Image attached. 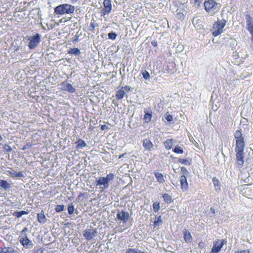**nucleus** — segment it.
<instances>
[{"label":"nucleus","mask_w":253,"mask_h":253,"mask_svg":"<svg viewBox=\"0 0 253 253\" xmlns=\"http://www.w3.org/2000/svg\"><path fill=\"white\" fill-rule=\"evenodd\" d=\"M54 13L59 15H71L75 11V6L68 3L60 4L54 8Z\"/></svg>","instance_id":"obj_1"},{"label":"nucleus","mask_w":253,"mask_h":253,"mask_svg":"<svg viewBox=\"0 0 253 253\" xmlns=\"http://www.w3.org/2000/svg\"><path fill=\"white\" fill-rule=\"evenodd\" d=\"M204 7L207 12L212 15L220 9L221 5L213 0H205Z\"/></svg>","instance_id":"obj_2"},{"label":"nucleus","mask_w":253,"mask_h":253,"mask_svg":"<svg viewBox=\"0 0 253 253\" xmlns=\"http://www.w3.org/2000/svg\"><path fill=\"white\" fill-rule=\"evenodd\" d=\"M41 36L37 33L32 36H27L25 39L28 42L27 46L30 49H33L35 48L40 43Z\"/></svg>","instance_id":"obj_3"},{"label":"nucleus","mask_w":253,"mask_h":253,"mask_svg":"<svg viewBox=\"0 0 253 253\" xmlns=\"http://www.w3.org/2000/svg\"><path fill=\"white\" fill-rule=\"evenodd\" d=\"M226 21L225 19L218 20L213 25L212 34L213 36L216 37L219 35L223 32V28L225 26Z\"/></svg>","instance_id":"obj_4"},{"label":"nucleus","mask_w":253,"mask_h":253,"mask_svg":"<svg viewBox=\"0 0 253 253\" xmlns=\"http://www.w3.org/2000/svg\"><path fill=\"white\" fill-rule=\"evenodd\" d=\"M245 145L236 146L235 151L236 152V158L238 165L242 166L244 163V150Z\"/></svg>","instance_id":"obj_5"},{"label":"nucleus","mask_w":253,"mask_h":253,"mask_svg":"<svg viewBox=\"0 0 253 253\" xmlns=\"http://www.w3.org/2000/svg\"><path fill=\"white\" fill-rule=\"evenodd\" d=\"M19 241L25 249H31L33 247L32 241L28 238L26 234L21 235L19 237Z\"/></svg>","instance_id":"obj_6"},{"label":"nucleus","mask_w":253,"mask_h":253,"mask_svg":"<svg viewBox=\"0 0 253 253\" xmlns=\"http://www.w3.org/2000/svg\"><path fill=\"white\" fill-rule=\"evenodd\" d=\"M129 217V214L127 211H126L123 210H117L116 220H120L123 223H126L128 221Z\"/></svg>","instance_id":"obj_7"},{"label":"nucleus","mask_w":253,"mask_h":253,"mask_svg":"<svg viewBox=\"0 0 253 253\" xmlns=\"http://www.w3.org/2000/svg\"><path fill=\"white\" fill-rule=\"evenodd\" d=\"M97 233V232L96 228L86 229L84 230L83 232V236L86 240L89 241L96 236Z\"/></svg>","instance_id":"obj_8"},{"label":"nucleus","mask_w":253,"mask_h":253,"mask_svg":"<svg viewBox=\"0 0 253 253\" xmlns=\"http://www.w3.org/2000/svg\"><path fill=\"white\" fill-rule=\"evenodd\" d=\"M241 129L235 131L234 137L236 139V146L245 145L244 137L242 133Z\"/></svg>","instance_id":"obj_9"},{"label":"nucleus","mask_w":253,"mask_h":253,"mask_svg":"<svg viewBox=\"0 0 253 253\" xmlns=\"http://www.w3.org/2000/svg\"><path fill=\"white\" fill-rule=\"evenodd\" d=\"M103 8L101 10V14L103 15H108L112 9V4L110 0H104Z\"/></svg>","instance_id":"obj_10"},{"label":"nucleus","mask_w":253,"mask_h":253,"mask_svg":"<svg viewBox=\"0 0 253 253\" xmlns=\"http://www.w3.org/2000/svg\"><path fill=\"white\" fill-rule=\"evenodd\" d=\"M61 88L62 90L68 91L69 93H74L76 91V89L73 86L69 83L67 82H62L61 84Z\"/></svg>","instance_id":"obj_11"},{"label":"nucleus","mask_w":253,"mask_h":253,"mask_svg":"<svg viewBox=\"0 0 253 253\" xmlns=\"http://www.w3.org/2000/svg\"><path fill=\"white\" fill-rule=\"evenodd\" d=\"M225 243H226V242L224 240H222L220 243H219V241H215L214 242L211 251V253H218Z\"/></svg>","instance_id":"obj_12"},{"label":"nucleus","mask_w":253,"mask_h":253,"mask_svg":"<svg viewBox=\"0 0 253 253\" xmlns=\"http://www.w3.org/2000/svg\"><path fill=\"white\" fill-rule=\"evenodd\" d=\"M96 186L103 185L104 189H108L109 186V182L105 177H100L96 181Z\"/></svg>","instance_id":"obj_13"},{"label":"nucleus","mask_w":253,"mask_h":253,"mask_svg":"<svg viewBox=\"0 0 253 253\" xmlns=\"http://www.w3.org/2000/svg\"><path fill=\"white\" fill-rule=\"evenodd\" d=\"M180 185L181 188L183 191H185L188 189V185L187 181V179L185 175H183L180 176Z\"/></svg>","instance_id":"obj_14"},{"label":"nucleus","mask_w":253,"mask_h":253,"mask_svg":"<svg viewBox=\"0 0 253 253\" xmlns=\"http://www.w3.org/2000/svg\"><path fill=\"white\" fill-rule=\"evenodd\" d=\"M183 233L184 235V240L185 242L187 243H191L192 240V238L190 232L187 229H184L183 231Z\"/></svg>","instance_id":"obj_15"},{"label":"nucleus","mask_w":253,"mask_h":253,"mask_svg":"<svg viewBox=\"0 0 253 253\" xmlns=\"http://www.w3.org/2000/svg\"><path fill=\"white\" fill-rule=\"evenodd\" d=\"M6 172L9 174L12 178L24 177L23 172L21 171L16 172L15 170L11 169L7 170Z\"/></svg>","instance_id":"obj_16"},{"label":"nucleus","mask_w":253,"mask_h":253,"mask_svg":"<svg viewBox=\"0 0 253 253\" xmlns=\"http://www.w3.org/2000/svg\"><path fill=\"white\" fill-rule=\"evenodd\" d=\"M143 146L146 150L150 151L153 147L154 145L149 139H144L143 140Z\"/></svg>","instance_id":"obj_17"},{"label":"nucleus","mask_w":253,"mask_h":253,"mask_svg":"<svg viewBox=\"0 0 253 253\" xmlns=\"http://www.w3.org/2000/svg\"><path fill=\"white\" fill-rule=\"evenodd\" d=\"M246 20L247 22V27L248 30L253 28V21L250 14H248L246 16Z\"/></svg>","instance_id":"obj_18"},{"label":"nucleus","mask_w":253,"mask_h":253,"mask_svg":"<svg viewBox=\"0 0 253 253\" xmlns=\"http://www.w3.org/2000/svg\"><path fill=\"white\" fill-rule=\"evenodd\" d=\"M75 144H77L76 148L78 150L83 149L86 146V144L84 141L81 139H79L78 141L75 142Z\"/></svg>","instance_id":"obj_19"},{"label":"nucleus","mask_w":253,"mask_h":253,"mask_svg":"<svg viewBox=\"0 0 253 253\" xmlns=\"http://www.w3.org/2000/svg\"><path fill=\"white\" fill-rule=\"evenodd\" d=\"M37 217L38 221L42 224L44 223L46 221V218L42 211L38 213Z\"/></svg>","instance_id":"obj_20"},{"label":"nucleus","mask_w":253,"mask_h":253,"mask_svg":"<svg viewBox=\"0 0 253 253\" xmlns=\"http://www.w3.org/2000/svg\"><path fill=\"white\" fill-rule=\"evenodd\" d=\"M0 187L2 188L5 190H6L9 189L11 186L10 184L6 180H0Z\"/></svg>","instance_id":"obj_21"},{"label":"nucleus","mask_w":253,"mask_h":253,"mask_svg":"<svg viewBox=\"0 0 253 253\" xmlns=\"http://www.w3.org/2000/svg\"><path fill=\"white\" fill-rule=\"evenodd\" d=\"M154 175L157 179V181L159 183H163L165 182V179L163 174L158 172H155Z\"/></svg>","instance_id":"obj_22"},{"label":"nucleus","mask_w":253,"mask_h":253,"mask_svg":"<svg viewBox=\"0 0 253 253\" xmlns=\"http://www.w3.org/2000/svg\"><path fill=\"white\" fill-rule=\"evenodd\" d=\"M14 249L12 247H5L2 248L0 251V253H14Z\"/></svg>","instance_id":"obj_23"},{"label":"nucleus","mask_w":253,"mask_h":253,"mask_svg":"<svg viewBox=\"0 0 253 253\" xmlns=\"http://www.w3.org/2000/svg\"><path fill=\"white\" fill-rule=\"evenodd\" d=\"M172 139H168L164 142V144L167 150H170L172 147Z\"/></svg>","instance_id":"obj_24"},{"label":"nucleus","mask_w":253,"mask_h":253,"mask_svg":"<svg viewBox=\"0 0 253 253\" xmlns=\"http://www.w3.org/2000/svg\"><path fill=\"white\" fill-rule=\"evenodd\" d=\"M68 53L74 54L75 55H79L81 54V51L78 48L75 47V48H70L68 51Z\"/></svg>","instance_id":"obj_25"},{"label":"nucleus","mask_w":253,"mask_h":253,"mask_svg":"<svg viewBox=\"0 0 253 253\" xmlns=\"http://www.w3.org/2000/svg\"><path fill=\"white\" fill-rule=\"evenodd\" d=\"M125 94V91L123 90H119L116 92V97L119 100L122 99Z\"/></svg>","instance_id":"obj_26"},{"label":"nucleus","mask_w":253,"mask_h":253,"mask_svg":"<svg viewBox=\"0 0 253 253\" xmlns=\"http://www.w3.org/2000/svg\"><path fill=\"white\" fill-rule=\"evenodd\" d=\"M162 220L161 219V216L159 215L158 217L156 216V219L154 222V228L159 226L160 224H162Z\"/></svg>","instance_id":"obj_27"},{"label":"nucleus","mask_w":253,"mask_h":253,"mask_svg":"<svg viewBox=\"0 0 253 253\" xmlns=\"http://www.w3.org/2000/svg\"><path fill=\"white\" fill-rule=\"evenodd\" d=\"M28 214V212L24 211H15L13 213V215L17 217V218L21 217L22 215L24 214Z\"/></svg>","instance_id":"obj_28"},{"label":"nucleus","mask_w":253,"mask_h":253,"mask_svg":"<svg viewBox=\"0 0 253 253\" xmlns=\"http://www.w3.org/2000/svg\"><path fill=\"white\" fill-rule=\"evenodd\" d=\"M164 201L167 203H170L171 202V197L167 193L164 194L162 195Z\"/></svg>","instance_id":"obj_29"},{"label":"nucleus","mask_w":253,"mask_h":253,"mask_svg":"<svg viewBox=\"0 0 253 253\" xmlns=\"http://www.w3.org/2000/svg\"><path fill=\"white\" fill-rule=\"evenodd\" d=\"M140 251L138 248H128L126 249L125 253H139Z\"/></svg>","instance_id":"obj_30"},{"label":"nucleus","mask_w":253,"mask_h":253,"mask_svg":"<svg viewBox=\"0 0 253 253\" xmlns=\"http://www.w3.org/2000/svg\"><path fill=\"white\" fill-rule=\"evenodd\" d=\"M151 118L152 115L151 113L148 112L145 113L144 119L146 123H149L151 121Z\"/></svg>","instance_id":"obj_31"},{"label":"nucleus","mask_w":253,"mask_h":253,"mask_svg":"<svg viewBox=\"0 0 253 253\" xmlns=\"http://www.w3.org/2000/svg\"><path fill=\"white\" fill-rule=\"evenodd\" d=\"M178 162L181 164H184L185 165H187V166H189L191 165L190 161L189 159H179L178 160Z\"/></svg>","instance_id":"obj_32"},{"label":"nucleus","mask_w":253,"mask_h":253,"mask_svg":"<svg viewBox=\"0 0 253 253\" xmlns=\"http://www.w3.org/2000/svg\"><path fill=\"white\" fill-rule=\"evenodd\" d=\"M65 210V206L63 205H58L55 207V210L57 212H60Z\"/></svg>","instance_id":"obj_33"},{"label":"nucleus","mask_w":253,"mask_h":253,"mask_svg":"<svg viewBox=\"0 0 253 253\" xmlns=\"http://www.w3.org/2000/svg\"><path fill=\"white\" fill-rule=\"evenodd\" d=\"M212 181L214 186L216 187V190L220 189L219 181L218 179L216 177H213L212 178Z\"/></svg>","instance_id":"obj_34"},{"label":"nucleus","mask_w":253,"mask_h":253,"mask_svg":"<svg viewBox=\"0 0 253 253\" xmlns=\"http://www.w3.org/2000/svg\"><path fill=\"white\" fill-rule=\"evenodd\" d=\"M173 151L176 154H182L183 153L182 148L179 146H175L173 149Z\"/></svg>","instance_id":"obj_35"},{"label":"nucleus","mask_w":253,"mask_h":253,"mask_svg":"<svg viewBox=\"0 0 253 253\" xmlns=\"http://www.w3.org/2000/svg\"><path fill=\"white\" fill-rule=\"evenodd\" d=\"M141 74L143 76V78L145 80H148L150 79V75L149 73L146 70H142Z\"/></svg>","instance_id":"obj_36"},{"label":"nucleus","mask_w":253,"mask_h":253,"mask_svg":"<svg viewBox=\"0 0 253 253\" xmlns=\"http://www.w3.org/2000/svg\"><path fill=\"white\" fill-rule=\"evenodd\" d=\"M74 210H75L74 206H73L72 203H71L68 205V213L69 214H73Z\"/></svg>","instance_id":"obj_37"},{"label":"nucleus","mask_w":253,"mask_h":253,"mask_svg":"<svg viewBox=\"0 0 253 253\" xmlns=\"http://www.w3.org/2000/svg\"><path fill=\"white\" fill-rule=\"evenodd\" d=\"M165 119L167 121L168 123L169 124L172 121L173 117L171 115L166 113L164 116Z\"/></svg>","instance_id":"obj_38"},{"label":"nucleus","mask_w":253,"mask_h":253,"mask_svg":"<svg viewBox=\"0 0 253 253\" xmlns=\"http://www.w3.org/2000/svg\"><path fill=\"white\" fill-rule=\"evenodd\" d=\"M108 36L109 39L115 40L117 36V34L115 32H112L108 34Z\"/></svg>","instance_id":"obj_39"},{"label":"nucleus","mask_w":253,"mask_h":253,"mask_svg":"<svg viewBox=\"0 0 253 253\" xmlns=\"http://www.w3.org/2000/svg\"><path fill=\"white\" fill-rule=\"evenodd\" d=\"M106 179H107V181L109 182V181H112L114 178V174L110 173L107 175L106 177H105Z\"/></svg>","instance_id":"obj_40"},{"label":"nucleus","mask_w":253,"mask_h":253,"mask_svg":"<svg viewBox=\"0 0 253 253\" xmlns=\"http://www.w3.org/2000/svg\"><path fill=\"white\" fill-rule=\"evenodd\" d=\"M153 208L154 211L156 212H157L159 209H160V205L159 203H154L153 204Z\"/></svg>","instance_id":"obj_41"},{"label":"nucleus","mask_w":253,"mask_h":253,"mask_svg":"<svg viewBox=\"0 0 253 253\" xmlns=\"http://www.w3.org/2000/svg\"><path fill=\"white\" fill-rule=\"evenodd\" d=\"M184 46L182 44H179L176 47L177 52H180L184 50Z\"/></svg>","instance_id":"obj_42"},{"label":"nucleus","mask_w":253,"mask_h":253,"mask_svg":"<svg viewBox=\"0 0 253 253\" xmlns=\"http://www.w3.org/2000/svg\"><path fill=\"white\" fill-rule=\"evenodd\" d=\"M96 26V24L95 23L94 21L93 20V22L91 21L89 25V30L92 31H94Z\"/></svg>","instance_id":"obj_43"},{"label":"nucleus","mask_w":253,"mask_h":253,"mask_svg":"<svg viewBox=\"0 0 253 253\" xmlns=\"http://www.w3.org/2000/svg\"><path fill=\"white\" fill-rule=\"evenodd\" d=\"M3 149L7 152H10L12 151V148L8 144H5L3 146Z\"/></svg>","instance_id":"obj_44"},{"label":"nucleus","mask_w":253,"mask_h":253,"mask_svg":"<svg viewBox=\"0 0 253 253\" xmlns=\"http://www.w3.org/2000/svg\"><path fill=\"white\" fill-rule=\"evenodd\" d=\"M181 171L184 174H188L189 173L188 170H187L186 168L182 167L181 168Z\"/></svg>","instance_id":"obj_45"},{"label":"nucleus","mask_w":253,"mask_h":253,"mask_svg":"<svg viewBox=\"0 0 253 253\" xmlns=\"http://www.w3.org/2000/svg\"><path fill=\"white\" fill-rule=\"evenodd\" d=\"M176 16L180 20H182L184 18V14L180 12L177 13Z\"/></svg>","instance_id":"obj_46"},{"label":"nucleus","mask_w":253,"mask_h":253,"mask_svg":"<svg viewBox=\"0 0 253 253\" xmlns=\"http://www.w3.org/2000/svg\"><path fill=\"white\" fill-rule=\"evenodd\" d=\"M32 146V145L31 143H28L25 145H24L23 146V147L22 148V150H25L27 149H28L29 148H30Z\"/></svg>","instance_id":"obj_47"},{"label":"nucleus","mask_w":253,"mask_h":253,"mask_svg":"<svg viewBox=\"0 0 253 253\" xmlns=\"http://www.w3.org/2000/svg\"><path fill=\"white\" fill-rule=\"evenodd\" d=\"M130 86L129 85H126L124 87H122V88L126 91H129L130 90Z\"/></svg>","instance_id":"obj_48"},{"label":"nucleus","mask_w":253,"mask_h":253,"mask_svg":"<svg viewBox=\"0 0 253 253\" xmlns=\"http://www.w3.org/2000/svg\"><path fill=\"white\" fill-rule=\"evenodd\" d=\"M198 246L200 248H201V249L204 248L205 246V243L203 242H199V243L198 244Z\"/></svg>","instance_id":"obj_49"},{"label":"nucleus","mask_w":253,"mask_h":253,"mask_svg":"<svg viewBox=\"0 0 253 253\" xmlns=\"http://www.w3.org/2000/svg\"><path fill=\"white\" fill-rule=\"evenodd\" d=\"M125 67H124L123 69H122V70L121 69L120 70V75H122V76H125Z\"/></svg>","instance_id":"obj_50"},{"label":"nucleus","mask_w":253,"mask_h":253,"mask_svg":"<svg viewBox=\"0 0 253 253\" xmlns=\"http://www.w3.org/2000/svg\"><path fill=\"white\" fill-rule=\"evenodd\" d=\"M238 253H250V251L249 250H243L240 252H239Z\"/></svg>","instance_id":"obj_51"},{"label":"nucleus","mask_w":253,"mask_h":253,"mask_svg":"<svg viewBox=\"0 0 253 253\" xmlns=\"http://www.w3.org/2000/svg\"><path fill=\"white\" fill-rule=\"evenodd\" d=\"M27 231V227H25L22 231H21V235H22V234H26L25 233V232Z\"/></svg>","instance_id":"obj_52"},{"label":"nucleus","mask_w":253,"mask_h":253,"mask_svg":"<svg viewBox=\"0 0 253 253\" xmlns=\"http://www.w3.org/2000/svg\"><path fill=\"white\" fill-rule=\"evenodd\" d=\"M210 211H211V212L212 213H213V214H214V213H215V210H214V208H212V207H211V209H210Z\"/></svg>","instance_id":"obj_53"},{"label":"nucleus","mask_w":253,"mask_h":253,"mask_svg":"<svg viewBox=\"0 0 253 253\" xmlns=\"http://www.w3.org/2000/svg\"><path fill=\"white\" fill-rule=\"evenodd\" d=\"M248 31L250 32V33L251 34V35L253 38V28L248 30Z\"/></svg>","instance_id":"obj_54"},{"label":"nucleus","mask_w":253,"mask_h":253,"mask_svg":"<svg viewBox=\"0 0 253 253\" xmlns=\"http://www.w3.org/2000/svg\"><path fill=\"white\" fill-rule=\"evenodd\" d=\"M107 127V126H106V125H103L101 126V130H105V129Z\"/></svg>","instance_id":"obj_55"},{"label":"nucleus","mask_w":253,"mask_h":253,"mask_svg":"<svg viewBox=\"0 0 253 253\" xmlns=\"http://www.w3.org/2000/svg\"><path fill=\"white\" fill-rule=\"evenodd\" d=\"M34 253H42V251L41 250H38L36 252H34Z\"/></svg>","instance_id":"obj_56"},{"label":"nucleus","mask_w":253,"mask_h":253,"mask_svg":"<svg viewBox=\"0 0 253 253\" xmlns=\"http://www.w3.org/2000/svg\"><path fill=\"white\" fill-rule=\"evenodd\" d=\"M78 0H70V1L72 3H76Z\"/></svg>","instance_id":"obj_57"},{"label":"nucleus","mask_w":253,"mask_h":253,"mask_svg":"<svg viewBox=\"0 0 253 253\" xmlns=\"http://www.w3.org/2000/svg\"><path fill=\"white\" fill-rule=\"evenodd\" d=\"M152 44L154 46H156L157 45V44L156 42H152Z\"/></svg>","instance_id":"obj_58"},{"label":"nucleus","mask_w":253,"mask_h":253,"mask_svg":"<svg viewBox=\"0 0 253 253\" xmlns=\"http://www.w3.org/2000/svg\"><path fill=\"white\" fill-rule=\"evenodd\" d=\"M139 253H148L146 251H142L140 250L139 252Z\"/></svg>","instance_id":"obj_59"},{"label":"nucleus","mask_w":253,"mask_h":253,"mask_svg":"<svg viewBox=\"0 0 253 253\" xmlns=\"http://www.w3.org/2000/svg\"><path fill=\"white\" fill-rule=\"evenodd\" d=\"M124 156V154H122V155H120L119 158L121 159V158H123Z\"/></svg>","instance_id":"obj_60"},{"label":"nucleus","mask_w":253,"mask_h":253,"mask_svg":"<svg viewBox=\"0 0 253 253\" xmlns=\"http://www.w3.org/2000/svg\"><path fill=\"white\" fill-rule=\"evenodd\" d=\"M199 0H195L196 1H198Z\"/></svg>","instance_id":"obj_61"}]
</instances>
